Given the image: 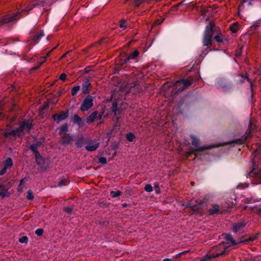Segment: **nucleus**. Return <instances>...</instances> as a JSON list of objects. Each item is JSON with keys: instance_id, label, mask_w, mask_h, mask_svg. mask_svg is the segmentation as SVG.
Here are the masks:
<instances>
[{"instance_id": "obj_46", "label": "nucleus", "mask_w": 261, "mask_h": 261, "mask_svg": "<svg viewBox=\"0 0 261 261\" xmlns=\"http://www.w3.org/2000/svg\"><path fill=\"white\" fill-rule=\"evenodd\" d=\"M72 210V208L70 207H66L65 208V211L67 213H70Z\"/></svg>"}, {"instance_id": "obj_55", "label": "nucleus", "mask_w": 261, "mask_h": 261, "mask_svg": "<svg viewBox=\"0 0 261 261\" xmlns=\"http://www.w3.org/2000/svg\"><path fill=\"white\" fill-rule=\"evenodd\" d=\"M23 179L21 180V184L23 182Z\"/></svg>"}, {"instance_id": "obj_5", "label": "nucleus", "mask_w": 261, "mask_h": 261, "mask_svg": "<svg viewBox=\"0 0 261 261\" xmlns=\"http://www.w3.org/2000/svg\"><path fill=\"white\" fill-rule=\"evenodd\" d=\"M31 127L32 123L29 121H23L16 129L7 130L5 132L4 135L6 138L10 135L20 137L23 135L25 132H29Z\"/></svg>"}, {"instance_id": "obj_44", "label": "nucleus", "mask_w": 261, "mask_h": 261, "mask_svg": "<svg viewBox=\"0 0 261 261\" xmlns=\"http://www.w3.org/2000/svg\"><path fill=\"white\" fill-rule=\"evenodd\" d=\"M99 161L100 163H102L103 164H105L107 163V159L105 158H100L99 159Z\"/></svg>"}, {"instance_id": "obj_11", "label": "nucleus", "mask_w": 261, "mask_h": 261, "mask_svg": "<svg viewBox=\"0 0 261 261\" xmlns=\"http://www.w3.org/2000/svg\"><path fill=\"white\" fill-rule=\"evenodd\" d=\"M204 33H221L219 28L217 27L213 22H210L205 27Z\"/></svg>"}, {"instance_id": "obj_25", "label": "nucleus", "mask_w": 261, "mask_h": 261, "mask_svg": "<svg viewBox=\"0 0 261 261\" xmlns=\"http://www.w3.org/2000/svg\"><path fill=\"white\" fill-rule=\"evenodd\" d=\"M13 165L12 160L11 159L9 158L6 160L4 163V167L7 169L8 168H10Z\"/></svg>"}, {"instance_id": "obj_39", "label": "nucleus", "mask_w": 261, "mask_h": 261, "mask_svg": "<svg viewBox=\"0 0 261 261\" xmlns=\"http://www.w3.org/2000/svg\"><path fill=\"white\" fill-rule=\"evenodd\" d=\"M43 230L42 228H38L36 231H35V233L36 234H37L38 236H41L43 234Z\"/></svg>"}, {"instance_id": "obj_3", "label": "nucleus", "mask_w": 261, "mask_h": 261, "mask_svg": "<svg viewBox=\"0 0 261 261\" xmlns=\"http://www.w3.org/2000/svg\"><path fill=\"white\" fill-rule=\"evenodd\" d=\"M260 153V150L258 148H256L254 151L251 159L252 169L248 174L249 177L254 178L253 183L254 184H261V168L258 170L255 165L256 160L259 158Z\"/></svg>"}, {"instance_id": "obj_45", "label": "nucleus", "mask_w": 261, "mask_h": 261, "mask_svg": "<svg viewBox=\"0 0 261 261\" xmlns=\"http://www.w3.org/2000/svg\"><path fill=\"white\" fill-rule=\"evenodd\" d=\"M66 74L65 73H62L59 77V79L62 81H65L66 79Z\"/></svg>"}, {"instance_id": "obj_10", "label": "nucleus", "mask_w": 261, "mask_h": 261, "mask_svg": "<svg viewBox=\"0 0 261 261\" xmlns=\"http://www.w3.org/2000/svg\"><path fill=\"white\" fill-rule=\"evenodd\" d=\"M216 85L218 88L221 89L224 92L229 91L232 88L231 85L224 80L218 81Z\"/></svg>"}, {"instance_id": "obj_34", "label": "nucleus", "mask_w": 261, "mask_h": 261, "mask_svg": "<svg viewBox=\"0 0 261 261\" xmlns=\"http://www.w3.org/2000/svg\"><path fill=\"white\" fill-rule=\"evenodd\" d=\"M68 183H69V181H68V179L65 178V179L61 180L60 181H59L58 185H59V186L61 187L62 186L67 185L68 184Z\"/></svg>"}, {"instance_id": "obj_15", "label": "nucleus", "mask_w": 261, "mask_h": 261, "mask_svg": "<svg viewBox=\"0 0 261 261\" xmlns=\"http://www.w3.org/2000/svg\"><path fill=\"white\" fill-rule=\"evenodd\" d=\"M225 239L228 243H230L232 245L239 244L243 243V241H241L237 242L236 240H234L232 236L229 234H226L225 235Z\"/></svg>"}, {"instance_id": "obj_48", "label": "nucleus", "mask_w": 261, "mask_h": 261, "mask_svg": "<svg viewBox=\"0 0 261 261\" xmlns=\"http://www.w3.org/2000/svg\"><path fill=\"white\" fill-rule=\"evenodd\" d=\"M241 49H238V50L236 51V56L237 57H240L241 55Z\"/></svg>"}, {"instance_id": "obj_14", "label": "nucleus", "mask_w": 261, "mask_h": 261, "mask_svg": "<svg viewBox=\"0 0 261 261\" xmlns=\"http://www.w3.org/2000/svg\"><path fill=\"white\" fill-rule=\"evenodd\" d=\"M67 117H68L67 114L64 112H62L59 115L56 114V115H54L53 116V118L55 120H57V121L58 122L63 120L65 119Z\"/></svg>"}, {"instance_id": "obj_20", "label": "nucleus", "mask_w": 261, "mask_h": 261, "mask_svg": "<svg viewBox=\"0 0 261 261\" xmlns=\"http://www.w3.org/2000/svg\"><path fill=\"white\" fill-rule=\"evenodd\" d=\"M220 212L219 206L217 204H213L212 205V207L209 210V213L210 214L213 215L215 214H218Z\"/></svg>"}, {"instance_id": "obj_57", "label": "nucleus", "mask_w": 261, "mask_h": 261, "mask_svg": "<svg viewBox=\"0 0 261 261\" xmlns=\"http://www.w3.org/2000/svg\"><path fill=\"white\" fill-rule=\"evenodd\" d=\"M40 34L41 35V37L43 36V34Z\"/></svg>"}, {"instance_id": "obj_54", "label": "nucleus", "mask_w": 261, "mask_h": 261, "mask_svg": "<svg viewBox=\"0 0 261 261\" xmlns=\"http://www.w3.org/2000/svg\"><path fill=\"white\" fill-rule=\"evenodd\" d=\"M247 206H245V207H244V210H245V209H246V208H247Z\"/></svg>"}, {"instance_id": "obj_22", "label": "nucleus", "mask_w": 261, "mask_h": 261, "mask_svg": "<svg viewBox=\"0 0 261 261\" xmlns=\"http://www.w3.org/2000/svg\"><path fill=\"white\" fill-rule=\"evenodd\" d=\"M62 143L63 144H69L73 139L72 136L69 135L68 134H65L62 137Z\"/></svg>"}, {"instance_id": "obj_18", "label": "nucleus", "mask_w": 261, "mask_h": 261, "mask_svg": "<svg viewBox=\"0 0 261 261\" xmlns=\"http://www.w3.org/2000/svg\"><path fill=\"white\" fill-rule=\"evenodd\" d=\"M91 87V83L89 80L85 81L82 85V92L84 94L89 93V88Z\"/></svg>"}, {"instance_id": "obj_21", "label": "nucleus", "mask_w": 261, "mask_h": 261, "mask_svg": "<svg viewBox=\"0 0 261 261\" xmlns=\"http://www.w3.org/2000/svg\"><path fill=\"white\" fill-rule=\"evenodd\" d=\"M97 114H98V112L97 111H95V112H93L92 114H91L90 115V116H88L87 118V120H86L87 122L90 123H92L93 122H94V120L97 118Z\"/></svg>"}, {"instance_id": "obj_23", "label": "nucleus", "mask_w": 261, "mask_h": 261, "mask_svg": "<svg viewBox=\"0 0 261 261\" xmlns=\"http://www.w3.org/2000/svg\"><path fill=\"white\" fill-rule=\"evenodd\" d=\"M250 131L247 132L241 139H238L236 141V143L238 144H243L246 141L247 139L250 136Z\"/></svg>"}, {"instance_id": "obj_28", "label": "nucleus", "mask_w": 261, "mask_h": 261, "mask_svg": "<svg viewBox=\"0 0 261 261\" xmlns=\"http://www.w3.org/2000/svg\"><path fill=\"white\" fill-rule=\"evenodd\" d=\"M138 55L139 51L138 50H135L129 55L127 58V60L135 59L138 56Z\"/></svg>"}, {"instance_id": "obj_49", "label": "nucleus", "mask_w": 261, "mask_h": 261, "mask_svg": "<svg viewBox=\"0 0 261 261\" xmlns=\"http://www.w3.org/2000/svg\"><path fill=\"white\" fill-rule=\"evenodd\" d=\"M6 170L7 169L3 167V169L0 171V175H2L6 173Z\"/></svg>"}, {"instance_id": "obj_7", "label": "nucleus", "mask_w": 261, "mask_h": 261, "mask_svg": "<svg viewBox=\"0 0 261 261\" xmlns=\"http://www.w3.org/2000/svg\"><path fill=\"white\" fill-rule=\"evenodd\" d=\"M191 138L192 140V144L193 146H195L196 149H191L190 151L188 152L189 154L193 153L195 151H202L204 150L209 149L210 147H206L205 146H200L199 145V140L196 137L194 136H191Z\"/></svg>"}, {"instance_id": "obj_33", "label": "nucleus", "mask_w": 261, "mask_h": 261, "mask_svg": "<svg viewBox=\"0 0 261 261\" xmlns=\"http://www.w3.org/2000/svg\"><path fill=\"white\" fill-rule=\"evenodd\" d=\"M46 57H42L40 60L39 64L38 66L33 68L34 69H38L46 60Z\"/></svg>"}, {"instance_id": "obj_31", "label": "nucleus", "mask_w": 261, "mask_h": 261, "mask_svg": "<svg viewBox=\"0 0 261 261\" xmlns=\"http://www.w3.org/2000/svg\"><path fill=\"white\" fill-rule=\"evenodd\" d=\"M80 89V86H76L74 87H73L71 89V94L73 96H75L77 93V92Z\"/></svg>"}, {"instance_id": "obj_2", "label": "nucleus", "mask_w": 261, "mask_h": 261, "mask_svg": "<svg viewBox=\"0 0 261 261\" xmlns=\"http://www.w3.org/2000/svg\"><path fill=\"white\" fill-rule=\"evenodd\" d=\"M32 3L30 4L26 8L16 13H11L3 16L0 18V27L13 23L21 18L25 16L31 10L28 9L31 6Z\"/></svg>"}, {"instance_id": "obj_41", "label": "nucleus", "mask_w": 261, "mask_h": 261, "mask_svg": "<svg viewBox=\"0 0 261 261\" xmlns=\"http://www.w3.org/2000/svg\"><path fill=\"white\" fill-rule=\"evenodd\" d=\"M163 20L164 19L163 18H161L160 19H156L153 22V25L160 24L163 21Z\"/></svg>"}, {"instance_id": "obj_1", "label": "nucleus", "mask_w": 261, "mask_h": 261, "mask_svg": "<svg viewBox=\"0 0 261 261\" xmlns=\"http://www.w3.org/2000/svg\"><path fill=\"white\" fill-rule=\"evenodd\" d=\"M193 83V79L190 77L187 79H182L180 81H177L175 82H168L163 85L162 89L165 91V94H168L170 92H172L173 89L170 90V88L174 87V89H176L175 93L183 91L187 86L191 85Z\"/></svg>"}, {"instance_id": "obj_12", "label": "nucleus", "mask_w": 261, "mask_h": 261, "mask_svg": "<svg viewBox=\"0 0 261 261\" xmlns=\"http://www.w3.org/2000/svg\"><path fill=\"white\" fill-rule=\"evenodd\" d=\"M248 223L247 221L243 220L241 222L234 224L233 231L234 232H238L241 230L242 228H243Z\"/></svg>"}, {"instance_id": "obj_27", "label": "nucleus", "mask_w": 261, "mask_h": 261, "mask_svg": "<svg viewBox=\"0 0 261 261\" xmlns=\"http://www.w3.org/2000/svg\"><path fill=\"white\" fill-rule=\"evenodd\" d=\"M68 131V126L67 124H64L62 125L60 129V135L62 137L65 134H66V133Z\"/></svg>"}, {"instance_id": "obj_4", "label": "nucleus", "mask_w": 261, "mask_h": 261, "mask_svg": "<svg viewBox=\"0 0 261 261\" xmlns=\"http://www.w3.org/2000/svg\"><path fill=\"white\" fill-rule=\"evenodd\" d=\"M228 247L229 246L224 242L220 243L212 248L204 256V258L211 259L225 256L229 252Z\"/></svg>"}, {"instance_id": "obj_40", "label": "nucleus", "mask_w": 261, "mask_h": 261, "mask_svg": "<svg viewBox=\"0 0 261 261\" xmlns=\"http://www.w3.org/2000/svg\"><path fill=\"white\" fill-rule=\"evenodd\" d=\"M19 241L21 243H27L28 242V238L27 236H23L19 239Z\"/></svg>"}, {"instance_id": "obj_56", "label": "nucleus", "mask_w": 261, "mask_h": 261, "mask_svg": "<svg viewBox=\"0 0 261 261\" xmlns=\"http://www.w3.org/2000/svg\"><path fill=\"white\" fill-rule=\"evenodd\" d=\"M50 51H50L49 52H48V54H47V56H48V55L49 54V53H50Z\"/></svg>"}, {"instance_id": "obj_58", "label": "nucleus", "mask_w": 261, "mask_h": 261, "mask_svg": "<svg viewBox=\"0 0 261 261\" xmlns=\"http://www.w3.org/2000/svg\"><path fill=\"white\" fill-rule=\"evenodd\" d=\"M240 186H241V185H239L238 186V188L240 187Z\"/></svg>"}, {"instance_id": "obj_9", "label": "nucleus", "mask_w": 261, "mask_h": 261, "mask_svg": "<svg viewBox=\"0 0 261 261\" xmlns=\"http://www.w3.org/2000/svg\"><path fill=\"white\" fill-rule=\"evenodd\" d=\"M85 148L89 151L95 150L99 146V143L96 139H88L86 141Z\"/></svg>"}, {"instance_id": "obj_42", "label": "nucleus", "mask_w": 261, "mask_h": 261, "mask_svg": "<svg viewBox=\"0 0 261 261\" xmlns=\"http://www.w3.org/2000/svg\"><path fill=\"white\" fill-rule=\"evenodd\" d=\"M243 200H245L246 203H252L254 202L255 201V200L252 199L251 198H244Z\"/></svg>"}, {"instance_id": "obj_43", "label": "nucleus", "mask_w": 261, "mask_h": 261, "mask_svg": "<svg viewBox=\"0 0 261 261\" xmlns=\"http://www.w3.org/2000/svg\"><path fill=\"white\" fill-rule=\"evenodd\" d=\"M240 77L241 78V79L240 80V82L241 83L243 82L245 80L248 81H249L248 77L246 76L241 75L240 76Z\"/></svg>"}, {"instance_id": "obj_13", "label": "nucleus", "mask_w": 261, "mask_h": 261, "mask_svg": "<svg viewBox=\"0 0 261 261\" xmlns=\"http://www.w3.org/2000/svg\"><path fill=\"white\" fill-rule=\"evenodd\" d=\"M212 34H205L203 38V44L204 46H209L212 44Z\"/></svg>"}, {"instance_id": "obj_35", "label": "nucleus", "mask_w": 261, "mask_h": 261, "mask_svg": "<svg viewBox=\"0 0 261 261\" xmlns=\"http://www.w3.org/2000/svg\"><path fill=\"white\" fill-rule=\"evenodd\" d=\"M31 149L34 152V153L36 154V153H39L37 151V145L36 144H32L30 146Z\"/></svg>"}, {"instance_id": "obj_51", "label": "nucleus", "mask_w": 261, "mask_h": 261, "mask_svg": "<svg viewBox=\"0 0 261 261\" xmlns=\"http://www.w3.org/2000/svg\"><path fill=\"white\" fill-rule=\"evenodd\" d=\"M233 204H233V203H231V204H228V208H231V207H232Z\"/></svg>"}, {"instance_id": "obj_50", "label": "nucleus", "mask_w": 261, "mask_h": 261, "mask_svg": "<svg viewBox=\"0 0 261 261\" xmlns=\"http://www.w3.org/2000/svg\"><path fill=\"white\" fill-rule=\"evenodd\" d=\"M257 213L258 214L261 215V207H260V208H258V209H257Z\"/></svg>"}, {"instance_id": "obj_8", "label": "nucleus", "mask_w": 261, "mask_h": 261, "mask_svg": "<svg viewBox=\"0 0 261 261\" xmlns=\"http://www.w3.org/2000/svg\"><path fill=\"white\" fill-rule=\"evenodd\" d=\"M93 105V97L91 95L87 96L81 105V110L83 112L90 109Z\"/></svg>"}, {"instance_id": "obj_19", "label": "nucleus", "mask_w": 261, "mask_h": 261, "mask_svg": "<svg viewBox=\"0 0 261 261\" xmlns=\"http://www.w3.org/2000/svg\"><path fill=\"white\" fill-rule=\"evenodd\" d=\"M119 27L121 29V31H124L129 27V22L124 19H122L119 21Z\"/></svg>"}, {"instance_id": "obj_16", "label": "nucleus", "mask_w": 261, "mask_h": 261, "mask_svg": "<svg viewBox=\"0 0 261 261\" xmlns=\"http://www.w3.org/2000/svg\"><path fill=\"white\" fill-rule=\"evenodd\" d=\"M214 39L219 43H226L228 41V39L224 37L223 34H218V35L214 37Z\"/></svg>"}, {"instance_id": "obj_24", "label": "nucleus", "mask_w": 261, "mask_h": 261, "mask_svg": "<svg viewBox=\"0 0 261 261\" xmlns=\"http://www.w3.org/2000/svg\"><path fill=\"white\" fill-rule=\"evenodd\" d=\"M36 161L38 165L41 166V167L45 168V166L43 165L44 163V160L42 158L39 153H36Z\"/></svg>"}, {"instance_id": "obj_32", "label": "nucleus", "mask_w": 261, "mask_h": 261, "mask_svg": "<svg viewBox=\"0 0 261 261\" xmlns=\"http://www.w3.org/2000/svg\"><path fill=\"white\" fill-rule=\"evenodd\" d=\"M121 194V192L120 191H112L111 192V196L113 198H116L119 196Z\"/></svg>"}, {"instance_id": "obj_52", "label": "nucleus", "mask_w": 261, "mask_h": 261, "mask_svg": "<svg viewBox=\"0 0 261 261\" xmlns=\"http://www.w3.org/2000/svg\"><path fill=\"white\" fill-rule=\"evenodd\" d=\"M162 261H171V260L170 258H166L163 260Z\"/></svg>"}, {"instance_id": "obj_17", "label": "nucleus", "mask_w": 261, "mask_h": 261, "mask_svg": "<svg viewBox=\"0 0 261 261\" xmlns=\"http://www.w3.org/2000/svg\"><path fill=\"white\" fill-rule=\"evenodd\" d=\"M241 27L240 24L238 22H236L230 24L229 29L231 33H237L240 30Z\"/></svg>"}, {"instance_id": "obj_38", "label": "nucleus", "mask_w": 261, "mask_h": 261, "mask_svg": "<svg viewBox=\"0 0 261 261\" xmlns=\"http://www.w3.org/2000/svg\"><path fill=\"white\" fill-rule=\"evenodd\" d=\"M257 236V235H255L252 237H249L247 239L242 241L243 243L247 241H253L256 239Z\"/></svg>"}, {"instance_id": "obj_29", "label": "nucleus", "mask_w": 261, "mask_h": 261, "mask_svg": "<svg viewBox=\"0 0 261 261\" xmlns=\"http://www.w3.org/2000/svg\"><path fill=\"white\" fill-rule=\"evenodd\" d=\"M73 121L74 123H76L79 125H81L82 124V120L77 115H74L73 117Z\"/></svg>"}, {"instance_id": "obj_26", "label": "nucleus", "mask_w": 261, "mask_h": 261, "mask_svg": "<svg viewBox=\"0 0 261 261\" xmlns=\"http://www.w3.org/2000/svg\"><path fill=\"white\" fill-rule=\"evenodd\" d=\"M258 22L254 23L252 26L250 27V31H260V29H261V26L258 25Z\"/></svg>"}, {"instance_id": "obj_37", "label": "nucleus", "mask_w": 261, "mask_h": 261, "mask_svg": "<svg viewBox=\"0 0 261 261\" xmlns=\"http://www.w3.org/2000/svg\"><path fill=\"white\" fill-rule=\"evenodd\" d=\"M27 198L29 200H32L34 198V196L31 191L29 190L28 191Z\"/></svg>"}, {"instance_id": "obj_47", "label": "nucleus", "mask_w": 261, "mask_h": 261, "mask_svg": "<svg viewBox=\"0 0 261 261\" xmlns=\"http://www.w3.org/2000/svg\"><path fill=\"white\" fill-rule=\"evenodd\" d=\"M188 252V251H183V252H181V253H178V254H176V255H175V257H176V258H178V257H180L182 254H184V253H186V252Z\"/></svg>"}, {"instance_id": "obj_6", "label": "nucleus", "mask_w": 261, "mask_h": 261, "mask_svg": "<svg viewBox=\"0 0 261 261\" xmlns=\"http://www.w3.org/2000/svg\"><path fill=\"white\" fill-rule=\"evenodd\" d=\"M205 205V202L204 201L199 198L198 199H192L191 200L188 204V206L194 213L199 212V210L202 208Z\"/></svg>"}, {"instance_id": "obj_30", "label": "nucleus", "mask_w": 261, "mask_h": 261, "mask_svg": "<svg viewBox=\"0 0 261 261\" xmlns=\"http://www.w3.org/2000/svg\"><path fill=\"white\" fill-rule=\"evenodd\" d=\"M126 138L129 142H133L135 139L136 136L133 133H129L126 134Z\"/></svg>"}, {"instance_id": "obj_36", "label": "nucleus", "mask_w": 261, "mask_h": 261, "mask_svg": "<svg viewBox=\"0 0 261 261\" xmlns=\"http://www.w3.org/2000/svg\"><path fill=\"white\" fill-rule=\"evenodd\" d=\"M145 190L148 192H151L152 191L153 189L151 185H146L145 187Z\"/></svg>"}, {"instance_id": "obj_53", "label": "nucleus", "mask_w": 261, "mask_h": 261, "mask_svg": "<svg viewBox=\"0 0 261 261\" xmlns=\"http://www.w3.org/2000/svg\"><path fill=\"white\" fill-rule=\"evenodd\" d=\"M67 53H66V54H63V55H62V58H64V57H65Z\"/></svg>"}]
</instances>
